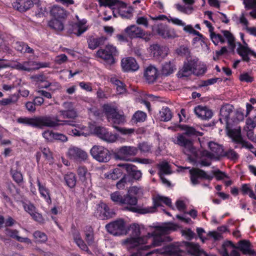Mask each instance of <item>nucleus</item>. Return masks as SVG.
<instances>
[{
  "instance_id": "1",
  "label": "nucleus",
  "mask_w": 256,
  "mask_h": 256,
  "mask_svg": "<svg viewBox=\"0 0 256 256\" xmlns=\"http://www.w3.org/2000/svg\"><path fill=\"white\" fill-rule=\"evenodd\" d=\"M176 230L173 224H168L156 227L152 232H148L146 235L141 236L140 225L136 224L130 226V236L122 241V244L130 252L136 250L132 253L130 256H142L141 250H148L152 248L160 246L164 242L168 240L166 236Z\"/></svg>"
},
{
  "instance_id": "2",
  "label": "nucleus",
  "mask_w": 256,
  "mask_h": 256,
  "mask_svg": "<svg viewBox=\"0 0 256 256\" xmlns=\"http://www.w3.org/2000/svg\"><path fill=\"white\" fill-rule=\"evenodd\" d=\"M16 121L18 123L32 128H43L45 127L55 128L60 124L57 118H54L50 116H35L32 118L22 116Z\"/></svg>"
},
{
  "instance_id": "3",
  "label": "nucleus",
  "mask_w": 256,
  "mask_h": 256,
  "mask_svg": "<svg viewBox=\"0 0 256 256\" xmlns=\"http://www.w3.org/2000/svg\"><path fill=\"white\" fill-rule=\"evenodd\" d=\"M190 178L192 185L196 186L200 183L199 180H206L210 181L214 176L218 180L228 178L227 174L219 170L213 171L212 175L208 174L205 171L198 168H192L190 170Z\"/></svg>"
},
{
  "instance_id": "4",
  "label": "nucleus",
  "mask_w": 256,
  "mask_h": 256,
  "mask_svg": "<svg viewBox=\"0 0 256 256\" xmlns=\"http://www.w3.org/2000/svg\"><path fill=\"white\" fill-rule=\"evenodd\" d=\"M108 233L114 236L126 235L128 233L126 222L122 218H118L106 225Z\"/></svg>"
},
{
  "instance_id": "5",
  "label": "nucleus",
  "mask_w": 256,
  "mask_h": 256,
  "mask_svg": "<svg viewBox=\"0 0 256 256\" xmlns=\"http://www.w3.org/2000/svg\"><path fill=\"white\" fill-rule=\"evenodd\" d=\"M152 206L142 208L140 210V214L154 212H156L157 208L162 206L164 204L170 207L172 206V201L170 198L158 194L152 198Z\"/></svg>"
},
{
  "instance_id": "6",
  "label": "nucleus",
  "mask_w": 256,
  "mask_h": 256,
  "mask_svg": "<svg viewBox=\"0 0 256 256\" xmlns=\"http://www.w3.org/2000/svg\"><path fill=\"white\" fill-rule=\"evenodd\" d=\"M90 154L94 159L100 162H107L111 158L110 151L101 146H94L90 150Z\"/></svg>"
},
{
  "instance_id": "7",
  "label": "nucleus",
  "mask_w": 256,
  "mask_h": 256,
  "mask_svg": "<svg viewBox=\"0 0 256 256\" xmlns=\"http://www.w3.org/2000/svg\"><path fill=\"white\" fill-rule=\"evenodd\" d=\"M118 52L116 46L111 44L106 46L104 49H100L96 52L97 56L104 60V61L112 64L114 63V56L117 54Z\"/></svg>"
},
{
  "instance_id": "8",
  "label": "nucleus",
  "mask_w": 256,
  "mask_h": 256,
  "mask_svg": "<svg viewBox=\"0 0 256 256\" xmlns=\"http://www.w3.org/2000/svg\"><path fill=\"white\" fill-rule=\"evenodd\" d=\"M138 153V148L134 146H122L118 148L116 154V159L125 161H132L130 157L135 156Z\"/></svg>"
},
{
  "instance_id": "9",
  "label": "nucleus",
  "mask_w": 256,
  "mask_h": 256,
  "mask_svg": "<svg viewBox=\"0 0 256 256\" xmlns=\"http://www.w3.org/2000/svg\"><path fill=\"white\" fill-rule=\"evenodd\" d=\"M87 22L88 21L85 18L82 19L80 22H70L68 27V32L77 36H80L88 29Z\"/></svg>"
},
{
  "instance_id": "10",
  "label": "nucleus",
  "mask_w": 256,
  "mask_h": 256,
  "mask_svg": "<svg viewBox=\"0 0 256 256\" xmlns=\"http://www.w3.org/2000/svg\"><path fill=\"white\" fill-rule=\"evenodd\" d=\"M234 107L230 104L223 106L220 110L219 120L222 124H225L226 128L232 126V118L233 116Z\"/></svg>"
},
{
  "instance_id": "11",
  "label": "nucleus",
  "mask_w": 256,
  "mask_h": 256,
  "mask_svg": "<svg viewBox=\"0 0 256 256\" xmlns=\"http://www.w3.org/2000/svg\"><path fill=\"white\" fill-rule=\"evenodd\" d=\"M152 30L164 38H174L178 36L174 28L166 24L160 23L154 26Z\"/></svg>"
},
{
  "instance_id": "12",
  "label": "nucleus",
  "mask_w": 256,
  "mask_h": 256,
  "mask_svg": "<svg viewBox=\"0 0 256 256\" xmlns=\"http://www.w3.org/2000/svg\"><path fill=\"white\" fill-rule=\"evenodd\" d=\"M108 120L112 124L113 127L114 128L122 134H130L134 132V129H126L116 126V124H123L126 122V117L123 114V112H122V114H120L118 112H116L113 116Z\"/></svg>"
},
{
  "instance_id": "13",
  "label": "nucleus",
  "mask_w": 256,
  "mask_h": 256,
  "mask_svg": "<svg viewBox=\"0 0 256 256\" xmlns=\"http://www.w3.org/2000/svg\"><path fill=\"white\" fill-rule=\"evenodd\" d=\"M126 34L130 38H142L148 41L150 40V36H146L144 31L136 25L132 24L127 26L124 30Z\"/></svg>"
},
{
  "instance_id": "14",
  "label": "nucleus",
  "mask_w": 256,
  "mask_h": 256,
  "mask_svg": "<svg viewBox=\"0 0 256 256\" xmlns=\"http://www.w3.org/2000/svg\"><path fill=\"white\" fill-rule=\"evenodd\" d=\"M166 252L168 256H183L184 252L176 246L170 244L168 246L166 250L156 249L152 252L148 253L146 256H160L159 254Z\"/></svg>"
},
{
  "instance_id": "15",
  "label": "nucleus",
  "mask_w": 256,
  "mask_h": 256,
  "mask_svg": "<svg viewBox=\"0 0 256 256\" xmlns=\"http://www.w3.org/2000/svg\"><path fill=\"white\" fill-rule=\"evenodd\" d=\"M95 215L98 218L104 220L112 218L115 212L106 204L101 202L97 205Z\"/></svg>"
},
{
  "instance_id": "16",
  "label": "nucleus",
  "mask_w": 256,
  "mask_h": 256,
  "mask_svg": "<svg viewBox=\"0 0 256 256\" xmlns=\"http://www.w3.org/2000/svg\"><path fill=\"white\" fill-rule=\"evenodd\" d=\"M68 156L76 162H82L87 160L88 154L83 150L76 146L70 147L67 152Z\"/></svg>"
},
{
  "instance_id": "17",
  "label": "nucleus",
  "mask_w": 256,
  "mask_h": 256,
  "mask_svg": "<svg viewBox=\"0 0 256 256\" xmlns=\"http://www.w3.org/2000/svg\"><path fill=\"white\" fill-rule=\"evenodd\" d=\"M138 198L136 196H131L127 193L124 196L122 205H126L125 209L132 212L140 214V210L142 208H138L137 207Z\"/></svg>"
},
{
  "instance_id": "18",
  "label": "nucleus",
  "mask_w": 256,
  "mask_h": 256,
  "mask_svg": "<svg viewBox=\"0 0 256 256\" xmlns=\"http://www.w3.org/2000/svg\"><path fill=\"white\" fill-rule=\"evenodd\" d=\"M210 152L206 151L204 154L210 158L219 159L223 154L224 148L222 146L218 144L210 142L208 144Z\"/></svg>"
},
{
  "instance_id": "19",
  "label": "nucleus",
  "mask_w": 256,
  "mask_h": 256,
  "mask_svg": "<svg viewBox=\"0 0 256 256\" xmlns=\"http://www.w3.org/2000/svg\"><path fill=\"white\" fill-rule=\"evenodd\" d=\"M196 66V60H190L184 62L183 66L180 69L178 74V76L180 78L183 77H188L194 74V70Z\"/></svg>"
},
{
  "instance_id": "20",
  "label": "nucleus",
  "mask_w": 256,
  "mask_h": 256,
  "mask_svg": "<svg viewBox=\"0 0 256 256\" xmlns=\"http://www.w3.org/2000/svg\"><path fill=\"white\" fill-rule=\"evenodd\" d=\"M148 52L155 58H164L168 54V48L166 46L154 44L150 46Z\"/></svg>"
},
{
  "instance_id": "21",
  "label": "nucleus",
  "mask_w": 256,
  "mask_h": 256,
  "mask_svg": "<svg viewBox=\"0 0 256 256\" xmlns=\"http://www.w3.org/2000/svg\"><path fill=\"white\" fill-rule=\"evenodd\" d=\"M159 74L158 70L155 66L150 65L144 70V77L146 82L151 84L156 82Z\"/></svg>"
},
{
  "instance_id": "22",
  "label": "nucleus",
  "mask_w": 256,
  "mask_h": 256,
  "mask_svg": "<svg viewBox=\"0 0 256 256\" xmlns=\"http://www.w3.org/2000/svg\"><path fill=\"white\" fill-rule=\"evenodd\" d=\"M121 66L124 72H135L138 70L139 66L136 60L132 57L123 58L121 60Z\"/></svg>"
},
{
  "instance_id": "23",
  "label": "nucleus",
  "mask_w": 256,
  "mask_h": 256,
  "mask_svg": "<svg viewBox=\"0 0 256 256\" xmlns=\"http://www.w3.org/2000/svg\"><path fill=\"white\" fill-rule=\"evenodd\" d=\"M172 141L174 144L188 149L191 148L193 145L192 140L187 138L184 134H178L176 136L172 138Z\"/></svg>"
},
{
  "instance_id": "24",
  "label": "nucleus",
  "mask_w": 256,
  "mask_h": 256,
  "mask_svg": "<svg viewBox=\"0 0 256 256\" xmlns=\"http://www.w3.org/2000/svg\"><path fill=\"white\" fill-rule=\"evenodd\" d=\"M194 111L198 118L203 120H209L213 116L212 110L206 106L198 105L194 108Z\"/></svg>"
},
{
  "instance_id": "25",
  "label": "nucleus",
  "mask_w": 256,
  "mask_h": 256,
  "mask_svg": "<svg viewBox=\"0 0 256 256\" xmlns=\"http://www.w3.org/2000/svg\"><path fill=\"white\" fill-rule=\"evenodd\" d=\"M228 244L232 248H236L240 250L244 254L251 255L254 254V250L251 248V244L248 240H241L238 243V246H235L230 241L228 242Z\"/></svg>"
},
{
  "instance_id": "26",
  "label": "nucleus",
  "mask_w": 256,
  "mask_h": 256,
  "mask_svg": "<svg viewBox=\"0 0 256 256\" xmlns=\"http://www.w3.org/2000/svg\"><path fill=\"white\" fill-rule=\"evenodd\" d=\"M186 250L188 254L192 256H201L204 254V251L202 250L198 244L184 242Z\"/></svg>"
},
{
  "instance_id": "27",
  "label": "nucleus",
  "mask_w": 256,
  "mask_h": 256,
  "mask_svg": "<svg viewBox=\"0 0 256 256\" xmlns=\"http://www.w3.org/2000/svg\"><path fill=\"white\" fill-rule=\"evenodd\" d=\"M50 14L54 18L64 20L68 16V12L62 7L53 6L50 10Z\"/></svg>"
},
{
  "instance_id": "28",
  "label": "nucleus",
  "mask_w": 256,
  "mask_h": 256,
  "mask_svg": "<svg viewBox=\"0 0 256 256\" xmlns=\"http://www.w3.org/2000/svg\"><path fill=\"white\" fill-rule=\"evenodd\" d=\"M14 8L20 12H25L34 6L32 0H17L12 4Z\"/></svg>"
},
{
  "instance_id": "29",
  "label": "nucleus",
  "mask_w": 256,
  "mask_h": 256,
  "mask_svg": "<svg viewBox=\"0 0 256 256\" xmlns=\"http://www.w3.org/2000/svg\"><path fill=\"white\" fill-rule=\"evenodd\" d=\"M232 126L228 128H226L228 136L232 139L233 141L238 144H243L244 140L242 136L241 129L240 127L235 128H231Z\"/></svg>"
},
{
  "instance_id": "30",
  "label": "nucleus",
  "mask_w": 256,
  "mask_h": 256,
  "mask_svg": "<svg viewBox=\"0 0 256 256\" xmlns=\"http://www.w3.org/2000/svg\"><path fill=\"white\" fill-rule=\"evenodd\" d=\"M182 2L186 5L182 6L180 4H174L175 8L179 12L186 14H190L194 11L192 5L194 3V0H182Z\"/></svg>"
},
{
  "instance_id": "31",
  "label": "nucleus",
  "mask_w": 256,
  "mask_h": 256,
  "mask_svg": "<svg viewBox=\"0 0 256 256\" xmlns=\"http://www.w3.org/2000/svg\"><path fill=\"white\" fill-rule=\"evenodd\" d=\"M100 6H108L114 8L115 6L124 8L126 3L120 0H98Z\"/></svg>"
},
{
  "instance_id": "32",
  "label": "nucleus",
  "mask_w": 256,
  "mask_h": 256,
  "mask_svg": "<svg viewBox=\"0 0 256 256\" xmlns=\"http://www.w3.org/2000/svg\"><path fill=\"white\" fill-rule=\"evenodd\" d=\"M4 232L6 236L12 238H14L18 242L27 243L31 242V240L28 238H22L18 236V231L16 230H12L8 228H6L4 230Z\"/></svg>"
},
{
  "instance_id": "33",
  "label": "nucleus",
  "mask_w": 256,
  "mask_h": 256,
  "mask_svg": "<svg viewBox=\"0 0 256 256\" xmlns=\"http://www.w3.org/2000/svg\"><path fill=\"white\" fill-rule=\"evenodd\" d=\"M126 171L128 174V176L132 177L136 180H140L142 176V173L140 170H138L137 167L134 164L126 165Z\"/></svg>"
},
{
  "instance_id": "34",
  "label": "nucleus",
  "mask_w": 256,
  "mask_h": 256,
  "mask_svg": "<svg viewBox=\"0 0 256 256\" xmlns=\"http://www.w3.org/2000/svg\"><path fill=\"white\" fill-rule=\"evenodd\" d=\"M106 38L104 36L100 38L90 37L88 40V48L91 50H94L98 46L104 44Z\"/></svg>"
},
{
  "instance_id": "35",
  "label": "nucleus",
  "mask_w": 256,
  "mask_h": 256,
  "mask_svg": "<svg viewBox=\"0 0 256 256\" xmlns=\"http://www.w3.org/2000/svg\"><path fill=\"white\" fill-rule=\"evenodd\" d=\"M36 182L41 196L46 200L48 204H50L52 203V200L48 189L41 184L38 178H37Z\"/></svg>"
},
{
  "instance_id": "36",
  "label": "nucleus",
  "mask_w": 256,
  "mask_h": 256,
  "mask_svg": "<svg viewBox=\"0 0 256 256\" xmlns=\"http://www.w3.org/2000/svg\"><path fill=\"white\" fill-rule=\"evenodd\" d=\"M12 46L22 53L33 54L34 50L28 44L22 42H16L12 43Z\"/></svg>"
},
{
  "instance_id": "37",
  "label": "nucleus",
  "mask_w": 256,
  "mask_h": 256,
  "mask_svg": "<svg viewBox=\"0 0 256 256\" xmlns=\"http://www.w3.org/2000/svg\"><path fill=\"white\" fill-rule=\"evenodd\" d=\"M110 82L116 86V92L118 94H122L126 93V88L124 84L116 76L112 77Z\"/></svg>"
},
{
  "instance_id": "38",
  "label": "nucleus",
  "mask_w": 256,
  "mask_h": 256,
  "mask_svg": "<svg viewBox=\"0 0 256 256\" xmlns=\"http://www.w3.org/2000/svg\"><path fill=\"white\" fill-rule=\"evenodd\" d=\"M64 20L54 18L50 20L48 22V26L56 31L61 32L64 30Z\"/></svg>"
},
{
  "instance_id": "39",
  "label": "nucleus",
  "mask_w": 256,
  "mask_h": 256,
  "mask_svg": "<svg viewBox=\"0 0 256 256\" xmlns=\"http://www.w3.org/2000/svg\"><path fill=\"white\" fill-rule=\"evenodd\" d=\"M102 108L108 120L110 119L118 112V108L116 106L110 104H104L102 106Z\"/></svg>"
},
{
  "instance_id": "40",
  "label": "nucleus",
  "mask_w": 256,
  "mask_h": 256,
  "mask_svg": "<svg viewBox=\"0 0 256 256\" xmlns=\"http://www.w3.org/2000/svg\"><path fill=\"white\" fill-rule=\"evenodd\" d=\"M160 118V120L164 122H168L171 120L172 113L168 107H162L159 112Z\"/></svg>"
},
{
  "instance_id": "41",
  "label": "nucleus",
  "mask_w": 256,
  "mask_h": 256,
  "mask_svg": "<svg viewBox=\"0 0 256 256\" xmlns=\"http://www.w3.org/2000/svg\"><path fill=\"white\" fill-rule=\"evenodd\" d=\"M64 180L66 186L70 188H74L76 184V174L72 172H68L64 176Z\"/></svg>"
},
{
  "instance_id": "42",
  "label": "nucleus",
  "mask_w": 256,
  "mask_h": 256,
  "mask_svg": "<svg viewBox=\"0 0 256 256\" xmlns=\"http://www.w3.org/2000/svg\"><path fill=\"white\" fill-rule=\"evenodd\" d=\"M126 4L124 8L116 6L118 8V14L122 18H130L132 16L134 9L132 7L126 8Z\"/></svg>"
},
{
  "instance_id": "43",
  "label": "nucleus",
  "mask_w": 256,
  "mask_h": 256,
  "mask_svg": "<svg viewBox=\"0 0 256 256\" xmlns=\"http://www.w3.org/2000/svg\"><path fill=\"white\" fill-rule=\"evenodd\" d=\"M176 70V66L172 62H165L162 69L163 74L168 76L173 73Z\"/></svg>"
},
{
  "instance_id": "44",
  "label": "nucleus",
  "mask_w": 256,
  "mask_h": 256,
  "mask_svg": "<svg viewBox=\"0 0 256 256\" xmlns=\"http://www.w3.org/2000/svg\"><path fill=\"white\" fill-rule=\"evenodd\" d=\"M238 54L242 56V60L248 62L250 58L248 56L250 49L242 44H240L237 49Z\"/></svg>"
},
{
  "instance_id": "45",
  "label": "nucleus",
  "mask_w": 256,
  "mask_h": 256,
  "mask_svg": "<svg viewBox=\"0 0 256 256\" xmlns=\"http://www.w3.org/2000/svg\"><path fill=\"white\" fill-rule=\"evenodd\" d=\"M240 191L243 195L248 194V196L254 200H256V195L248 184H242L240 188Z\"/></svg>"
},
{
  "instance_id": "46",
  "label": "nucleus",
  "mask_w": 256,
  "mask_h": 256,
  "mask_svg": "<svg viewBox=\"0 0 256 256\" xmlns=\"http://www.w3.org/2000/svg\"><path fill=\"white\" fill-rule=\"evenodd\" d=\"M146 113L141 110H138L133 114L132 120L135 123L142 122L146 120Z\"/></svg>"
},
{
  "instance_id": "47",
  "label": "nucleus",
  "mask_w": 256,
  "mask_h": 256,
  "mask_svg": "<svg viewBox=\"0 0 256 256\" xmlns=\"http://www.w3.org/2000/svg\"><path fill=\"white\" fill-rule=\"evenodd\" d=\"M73 237L75 242L80 249L86 251L87 252H90V251L89 250L87 246L81 238L78 232L74 234H73Z\"/></svg>"
},
{
  "instance_id": "48",
  "label": "nucleus",
  "mask_w": 256,
  "mask_h": 256,
  "mask_svg": "<svg viewBox=\"0 0 256 256\" xmlns=\"http://www.w3.org/2000/svg\"><path fill=\"white\" fill-rule=\"evenodd\" d=\"M60 113L64 118L74 119L78 116L77 112L74 108L68 110H60Z\"/></svg>"
},
{
  "instance_id": "49",
  "label": "nucleus",
  "mask_w": 256,
  "mask_h": 256,
  "mask_svg": "<svg viewBox=\"0 0 256 256\" xmlns=\"http://www.w3.org/2000/svg\"><path fill=\"white\" fill-rule=\"evenodd\" d=\"M221 32L227 40L228 45L233 48H234L236 46L235 38L234 35L228 30H222Z\"/></svg>"
},
{
  "instance_id": "50",
  "label": "nucleus",
  "mask_w": 256,
  "mask_h": 256,
  "mask_svg": "<svg viewBox=\"0 0 256 256\" xmlns=\"http://www.w3.org/2000/svg\"><path fill=\"white\" fill-rule=\"evenodd\" d=\"M183 130L184 132L183 133L186 136H202L203 134L202 132L197 131L194 128L188 126H184Z\"/></svg>"
},
{
  "instance_id": "51",
  "label": "nucleus",
  "mask_w": 256,
  "mask_h": 256,
  "mask_svg": "<svg viewBox=\"0 0 256 256\" xmlns=\"http://www.w3.org/2000/svg\"><path fill=\"white\" fill-rule=\"evenodd\" d=\"M136 148L142 154L152 152V145L147 142H142L138 144Z\"/></svg>"
},
{
  "instance_id": "52",
  "label": "nucleus",
  "mask_w": 256,
  "mask_h": 256,
  "mask_svg": "<svg viewBox=\"0 0 256 256\" xmlns=\"http://www.w3.org/2000/svg\"><path fill=\"white\" fill-rule=\"evenodd\" d=\"M33 236L36 242L38 243L45 242L48 240V237L46 234L39 230L34 232L33 234Z\"/></svg>"
},
{
  "instance_id": "53",
  "label": "nucleus",
  "mask_w": 256,
  "mask_h": 256,
  "mask_svg": "<svg viewBox=\"0 0 256 256\" xmlns=\"http://www.w3.org/2000/svg\"><path fill=\"white\" fill-rule=\"evenodd\" d=\"M40 88H48L50 87V90L52 92H55L58 90H60L61 88V85L58 82H46V84H45L44 86H38Z\"/></svg>"
},
{
  "instance_id": "54",
  "label": "nucleus",
  "mask_w": 256,
  "mask_h": 256,
  "mask_svg": "<svg viewBox=\"0 0 256 256\" xmlns=\"http://www.w3.org/2000/svg\"><path fill=\"white\" fill-rule=\"evenodd\" d=\"M14 68L18 70L30 72L32 70L30 61L24 62L22 63L16 62Z\"/></svg>"
},
{
  "instance_id": "55",
  "label": "nucleus",
  "mask_w": 256,
  "mask_h": 256,
  "mask_svg": "<svg viewBox=\"0 0 256 256\" xmlns=\"http://www.w3.org/2000/svg\"><path fill=\"white\" fill-rule=\"evenodd\" d=\"M210 38L213 43L218 45L219 42L224 44L225 42V40L223 36L219 34H216L213 31L210 33Z\"/></svg>"
},
{
  "instance_id": "56",
  "label": "nucleus",
  "mask_w": 256,
  "mask_h": 256,
  "mask_svg": "<svg viewBox=\"0 0 256 256\" xmlns=\"http://www.w3.org/2000/svg\"><path fill=\"white\" fill-rule=\"evenodd\" d=\"M18 100V96L12 95L8 98H3L0 100V105L6 106L11 104H16Z\"/></svg>"
},
{
  "instance_id": "57",
  "label": "nucleus",
  "mask_w": 256,
  "mask_h": 256,
  "mask_svg": "<svg viewBox=\"0 0 256 256\" xmlns=\"http://www.w3.org/2000/svg\"><path fill=\"white\" fill-rule=\"evenodd\" d=\"M222 157H226L230 160L235 161L238 159V154L234 150L230 148L226 152L224 150Z\"/></svg>"
},
{
  "instance_id": "58",
  "label": "nucleus",
  "mask_w": 256,
  "mask_h": 256,
  "mask_svg": "<svg viewBox=\"0 0 256 256\" xmlns=\"http://www.w3.org/2000/svg\"><path fill=\"white\" fill-rule=\"evenodd\" d=\"M77 172L80 180L82 182L85 181L90 176V173L88 172L86 168L84 166H80Z\"/></svg>"
},
{
  "instance_id": "59",
  "label": "nucleus",
  "mask_w": 256,
  "mask_h": 256,
  "mask_svg": "<svg viewBox=\"0 0 256 256\" xmlns=\"http://www.w3.org/2000/svg\"><path fill=\"white\" fill-rule=\"evenodd\" d=\"M130 178L128 176L124 175L117 183L116 186L118 190H124L128 186L130 182Z\"/></svg>"
},
{
  "instance_id": "60",
  "label": "nucleus",
  "mask_w": 256,
  "mask_h": 256,
  "mask_svg": "<svg viewBox=\"0 0 256 256\" xmlns=\"http://www.w3.org/2000/svg\"><path fill=\"white\" fill-rule=\"evenodd\" d=\"M194 74L196 76L203 75L206 71V67L204 64H198L196 60V66L194 70Z\"/></svg>"
},
{
  "instance_id": "61",
  "label": "nucleus",
  "mask_w": 256,
  "mask_h": 256,
  "mask_svg": "<svg viewBox=\"0 0 256 256\" xmlns=\"http://www.w3.org/2000/svg\"><path fill=\"white\" fill-rule=\"evenodd\" d=\"M68 134L72 136H84L85 137L89 136L90 132H82L78 128L70 129L68 130Z\"/></svg>"
},
{
  "instance_id": "62",
  "label": "nucleus",
  "mask_w": 256,
  "mask_h": 256,
  "mask_svg": "<svg viewBox=\"0 0 256 256\" xmlns=\"http://www.w3.org/2000/svg\"><path fill=\"white\" fill-rule=\"evenodd\" d=\"M244 118V116L242 112L238 110L234 111L233 116L232 118V126L235 123L242 120Z\"/></svg>"
},
{
  "instance_id": "63",
  "label": "nucleus",
  "mask_w": 256,
  "mask_h": 256,
  "mask_svg": "<svg viewBox=\"0 0 256 256\" xmlns=\"http://www.w3.org/2000/svg\"><path fill=\"white\" fill-rule=\"evenodd\" d=\"M101 139L108 142H114L116 140L117 136L116 134H112V132L107 130L106 132L104 134Z\"/></svg>"
},
{
  "instance_id": "64",
  "label": "nucleus",
  "mask_w": 256,
  "mask_h": 256,
  "mask_svg": "<svg viewBox=\"0 0 256 256\" xmlns=\"http://www.w3.org/2000/svg\"><path fill=\"white\" fill-rule=\"evenodd\" d=\"M124 196H122L119 192H115L110 194L112 200L120 204H122Z\"/></svg>"
}]
</instances>
